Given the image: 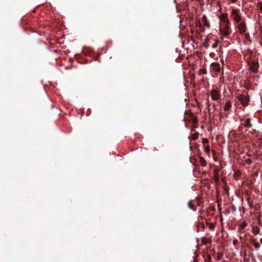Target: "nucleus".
Wrapping results in <instances>:
<instances>
[{
    "label": "nucleus",
    "instance_id": "11",
    "mask_svg": "<svg viewBox=\"0 0 262 262\" xmlns=\"http://www.w3.org/2000/svg\"><path fill=\"white\" fill-rule=\"evenodd\" d=\"M199 137V133L198 132L194 133L192 135V138L193 140L196 139Z\"/></svg>",
    "mask_w": 262,
    "mask_h": 262
},
{
    "label": "nucleus",
    "instance_id": "1",
    "mask_svg": "<svg viewBox=\"0 0 262 262\" xmlns=\"http://www.w3.org/2000/svg\"><path fill=\"white\" fill-rule=\"evenodd\" d=\"M238 100L244 106H247L249 102V97L246 95H241L238 97Z\"/></svg>",
    "mask_w": 262,
    "mask_h": 262
},
{
    "label": "nucleus",
    "instance_id": "3",
    "mask_svg": "<svg viewBox=\"0 0 262 262\" xmlns=\"http://www.w3.org/2000/svg\"><path fill=\"white\" fill-rule=\"evenodd\" d=\"M211 97L213 100H217L220 98V95L219 93L216 90H213L211 92Z\"/></svg>",
    "mask_w": 262,
    "mask_h": 262
},
{
    "label": "nucleus",
    "instance_id": "9",
    "mask_svg": "<svg viewBox=\"0 0 262 262\" xmlns=\"http://www.w3.org/2000/svg\"><path fill=\"white\" fill-rule=\"evenodd\" d=\"M247 226V223L246 222H243L240 225L239 227V230H243V229H245Z\"/></svg>",
    "mask_w": 262,
    "mask_h": 262
},
{
    "label": "nucleus",
    "instance_id": "18",
    "mask_svg": "<svg viewBox=\"0 0 262 262\" xmlns=\"http://www.w3.org/2000/svg\"><path fill=\"white\" fill-rule=\"evenodd\" d=\"M260 244L262 245V238L260 239Z\"/></svg>",
    "mask_w": 262,
    "mask_h": 262
},
{
    "label": "nucleus",
    "instance_id": "20",
    "mask_svg": "<svg viewBox=\"0 0 262 262\" xmlns=\"http://www.w3.org/2000/svg\"><path fill=\"white\" fill-rule=\"evenodd\" d=\"M213 226V225H212L211 226H210V228H212Z\"/></svg>",
    "mask_w": 262,
    "mask_h": 262
},
{
    "label": "nucleus",
    "instance_id": "5",
    "mask_svg": "<svg viewBox=\"0 0 262 262\" xmlns=\"http://www.w3.org/2000/svg\"><path fill=\"white\" fill-rule=\"evenodd\" d=\"M211 68L213 71L219 72L221 70L220 64L217 62H213L211 64Z\"/></svg>",
    "mask_w": 262,
    "mask_h": 262
},
{
    "label": "nucleus",
    "instance_id": "7",
    "mask_svg": "<svg viewBox=\"0 0 262 262\" xmlns=\"http://www.w3.org/2000/svg\"><path fill=\"white\" fill-rule=\"evenodd\" d=\"M231 106H232L231 102L230 101H227L224 106V111H229L231 108Z\"/></svg>",
    "mask_w": 262,
    "mask_h": 262
},
{
    "label": "nucleus",
    "instance_id": "14",
    "mask_svg": "<svg viewBox=\"0 0 262 262\" xmlns=\"http://www.w3.org/2000/svg\"><path fill=\"white\" fill-rule=\"evenodd\" d=\"M208 142V139L207 138L203 139V143H205Z\"/></svg>",
    "mask_w": 262,
    "mask_h": 262
},
{
    "label": "nucleus",
    "instance_id": "6",
    "mask_svg": "<svg viewBox=\"0 0 262 262\" xmlns=\"http://www.w3.org/2000/svg\"><path fill=\"white\" fill-rule=\"evenodd\" d=\"M202 21L205 26L208 28L210 27V24L207 18V16L205 15H204L202 17Z\"/></svg>",
    "mask_w": 262,
    "mask_h": 262
},
{
    "label": "nucleus",
    "instance_id": "17",
    "mask_svg": "<svg viewBox=\"0 0 262 262\" xmlns=\"http://www.w3.org/2000/svg\"><path fill=\"white\" fill-rule=\"evenodd\" d=\"M260 8L262 10V4H260Z\"/></svg>",
    "mask_w": 262,
    "mask_h": 262
},
{
    "label": "nucleus",
    "instance_id": "12",
    "mask_svg": "<svg viewBox=\"0 0 262 262\" xmlns=\"http://www.w3.org/2000/svg\"><path fill=\"white\" fill-rule=\"evenodd\" d=\"M204 149L206 152H208L210 151V148L209 146H207V147H204Z\"/></svg>",
    "mask_w": 262,
    "mask_h": 262
},
{
    "label": "nucleus",
    "instance_id": "19",
    "mask_svg": "<svg viewBox=\"0 0 262 262\" xmlns=\"http://www.w3.org/2000/svg\"><path fill=\"white\" fill-rule=\"evenodd\" d=\"M213 226V225H212L211 226H210V228H212Z\"/></svg>",
    "mask_w": 262,
    "mask_h": 262
},
{
    "label": "nucleus",
    "instance_id": "22",
    "mask_svg": "<svg viewBox=\"0 0 262 262\" xmlns=\"http://www.w3.org/2000/svg\"><path fill=\"white\" fill-rule=\"evenodd\" d=\"M220 258V256H218L217 259H219Z\"/></svg>",
    "mask_w": 262,
    "mask_h": 262
},
{
    "label": "nucleus",
    "instance_id": "13",
    "mask_svg": "<svg viewBox=\"0 0 262 262\" xmlns=\"http://www.w3.org/2000/svg\"><path fill=\"white\" fill-rule=\"evenodd\" d=\"M217 41H216L213 44L212 47H213V48H215L217 47Z\"/></svg>",
    "mask_w": 262,
    "mask_h": 262
},
{
    "label": "nucleus",
    "instance_id": "16",
    "mask_svg": "<svg viewBox=\"0 0 262 262\" xmlns=\"http://www.w3.org/2000/svg\"><path fill=\"white\" fill-rule=\"evenodd\" d=\"M226 16H227V15H225V14L223 15V18H222V19H225V18L226 17Z\"/></svg>",
    "mask_w": 262,
    "mask_h": 262
},
{
    "label": "nucleus",
    "instance_id": "15",
    "mask_svg": "<svg viewBox=\"0 0 262 262\" xmlns=\"http://www.w3.org/2000/svg\"><path fill=\"white\" fill-rule=\"evenodd\" d=\"M246 38L248 40L249 39L250 36H249V35L248 34H246Z\"/></svg>",
    "mask_w": 262,
    "mask_h": 262
},
{
    "label": "nucleus",
    "instance_id": "2",
    "mask_svg": "<svg viewBox=\"0 0 262 262\" xmlns=\"http://www.w3.org/2000/svg\"><path fill=\"white\" fill-rule=\"evenodd\" d=\"M230 31L228 26H226L223 29H221V33L223 37H227L230 34Z\"/></svg>",
    "mask_w": 262,
    "mask_h": 262
},
{
    "label": "nucleus",
    "instance_id": "4",
    "mask_svg": "<svg viewBox=\"0 0 262 262\" xmlns=\"http://www.w3.org/2000/svg\"><path fill=\"white\" fill-rule=\"evenodd\" d=\"M231 17L236 21H238L240 20V17L238 14V12L236 10H233L231 13Z\"/></svg>",
    "mask_w": 262,
    "mask_h": 262
},
{
    "label": "nucleus",
    "instance_id": "21",
    "mask_svg": "<svg viewBox=\"0 0 262 262\" xmlns=\"http://www.w3.org/2000/svg\"><path fill=\"white\" fill-rule=\"evenodd\" d=\"M213 226V225H212L211 226H210V228H212Z\"/></svg>",
    "mask_w": 262,
    "mask_h": 262
},
{
    "label": "nucleus",
    "instance_id": "8",
    "mask_svg": "<svg viewBox=\"0 0 262 262\" xmlns=\"http://www.w3.org/2000/svg\"><path fill=\"white\" fill-rule=\"evenodd\" d=\"M246 25L244 23H241L238 26V29L241 33H244L246 31Z\"/></svg>",
    "mask_w": 262,
    "mask_h": 262
},
{
    "label": "nucleus",
    "instance_id": "23",
    "mask_svg": "<svg viewBox=\"0 0 262 262\" xmlns=\"http://www.w3.org/2000/svg\"><path fill=\"white\" fill-rule=\"evenodd\" d=\"M220 258V256H218L217 259H219Z\"/></svg>",
    "mask_w": 262,
    "mask_h": 262
},
{
    "label": "nucleus",
    "instance_id": "10",
    "mask_svg": "<svg viewBox=\"0 0 262 262\" xmlns=\"http://www.w3.org/2000/svg\"><path fill=\"white\" fill-rule=\"evenodd\" d=\"M253 245L254 246V247L256 249H258L260 247V244L259 243L256 242L255 241H254L253 242Z\"/></svg>",
    "mask_w": 262,
    "mask_h": 262
}]
</instances>
